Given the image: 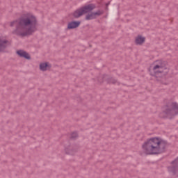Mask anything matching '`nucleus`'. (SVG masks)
Returning a JSON list of instances; mask_svg holds the SVG:
<instances>
[{"instance_id":"obj_4","label":"nucleus","mask_w":178,"mask_h":178,"mask_svg":"<svg viewBox=\"0 0 178 178\" xmlns=\"http://www.w3.org/2000/svg\"><path fill=\"white\" fill-rule=\"evenodd\" d=\"M95 8V4H87L83 6V7L80 8L79 9L76 10L74 13L73 16L76 19L80 17V16H83V15H86V13H88L92 10H94Z\"/></svg>"},{"instance_id":"obj_10","label":"nucleus","mask_w":178,"mask_h":178,"mask_svg":"<svg viewBox=\"0 0 178 178\" xmlns=\"http://www.w3.org/2000/svg\"><path fill=\"white\" fill-rule=\"evenodd\" d=\"M40 70L45 72V70H49L51 69V65L48 63H43L40 65Z\"/></svg>"},{"instance_id":"obj_12","label":"nucleus","mask_w":178,"mask_h":178,"mask_svg":"<svg viewBox=\"0 0 178 178\" xmlns=\"http://www.w3.org/2000/svg\"><path fill=\"white\" fill-rule=\"evenodd\" d=\"M169 172H172V173H174V175H176V168H172L170 167L168 168Z\"/></svg>"},{"instance_id":"obj_2","label":"nucleus","mask_w":178,"mask_h":178,"mask_svg":"<svg viewBox=\"0 0 178 178\" xmlns=\"http://www.w3.org/2000/svg\"><path fill=\"white\" fill-rule=\"evenodd\" d=\"M142 148L148 155L162 154L165 149L163 140L156 137L147 139L143 145Z\"/></svg>"},{"instance_id":"obj_11","label":"nucleus","mask_w":178,"mask_h":178,"mask_svg":"<svg viewBox=\"0 0 178 178\" xmlns=\"http://www.w3.org/2000/svg\"><path fill=\"white\" fill-rule=\"evenodd\" d=\"M17 54L19 55V56H22V58H25L26 59H30V55L24 51H22V50L17 51Z\"/></svg>"},{"instance_id":"obj_13","label":"nucleus","mask_w":178,"mask_h":178,"mask_svg":"<svg viewBox=\"0 0 178 178\" xmlns=\"http://www.w3.org/2000/svg\"><path fill=\"white\" fill-rule=\"evenodd\" d=\"M76 137H77V133L76 132L72 133L71 135V138H76Z\"/></svg>"},{"instance_id":"obj_3","label":"nucleus","mask_w":178,"mask_h":178,"mask_svg":"<svg viewBox=\"0 0 178 178\" xmlns=\"http://www.w3.org/2000/svg\"><path fill=\"white\" fill-rule=\"evenodd\" d=\"M164 118L172 119L173 116L178 115V104L177 103H171L164 106L163 112Z\"/></svg>"},{"instance_id":"obj_5","label":"nucleus","mask_w":178,"mask_h":178,"mask_svg":"<svg viewBox=\"0 0 178 178\" xmlns=\"http://www.w3.org/2000/svg\"><path fill=\"white\" fill-rule=\"evenodd\" d=\"M165 69H166V67H165V62L162 61V60H159L154 62L153 66L154 73H162Z\"/></svg>"},{"instance_id":"obj_9","label":"nucleus","mask_w":178,"mask_h":178,"mask_svg":"<svg viewBox=\"0 0 178 178\" xmlns=\"http://www.w3.org/2000/svg\"><path fill=\"white\" fill-rule=\"evenodd\" d=\"M135 42L136 45H143V44L145 42V38L141 35H138L135 39Z\"/></svg>"},{"instance_id":"obj_7","label":"nucleus","mask_w":178,"mask_h":178,"mask_svg":"<svg viewBox=\"0 0 178 178\" xmlns=\"http://www.w3.org/2000/svg\"><path fill=\"white\" fill-rule=\"evenodd\" d=\"M100 15H102V13L101 11L91 13L86 15V20H92V19H96L97 16H100Z\"/></svg>"},{"instance_id":"obj_8","label":"nucleus","mask_w":178,"mask_h":178,"mask_svg":"<svg viewBox=\"0 0 178 178\" xmlns=\"http://www.w3.org/2000/svg\"><path fill=\"white\" fill-rule=\"evenodd\" d=\"M80 24L81 22L79 21L70 22L68 24L67 29L69 30L76 29V27H79V26H80Z\"/></svg>"},{"instance_id":"obj_1","label":"nucleus","mask_w":178,"mask_h":178,"mask_svg":"<svg viewBox=\"0 0 178 178\" xmlns=\"http://www.w3.org/2000/svg\"><path fill=\"white\" fill-rule=\"evenodd\" d=\"M10 26H16V29L13 31V34L19 37L31 35L37 30V19L30 13L23 15L17 21L10 22Z\"/></svg>"},{"instance_id":"obj_14","label":"nucleus","mask_w":178,"mask_h":178,"mask_svg":"<svg viewBox=\"0 0 178 178\" xmlns=\"http://www.w3.org/2000/svg\"><path fill=\"white\" fill-rule=\"evenodd\" d=\"M173 163H176V161H174Z\"/></svg>"},{"instance_id":"obj_6","label":"nucleus","mask_w":178,"mask_h":178,"mask_svg":"<svg viewBox=\"0 0 178 178\" xmlns=\"http://www.w3.org/2000/svg\"><path fill=\"white\" fill-rule=\"evenodd\" d=\"M8 45H10V42L6 40V38L0 36V52L3 51Z\"/></svg>"}]
</instances>
